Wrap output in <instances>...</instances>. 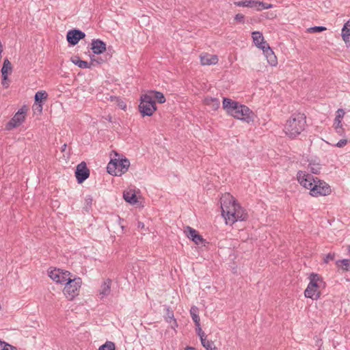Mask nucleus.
Instances as JSON below:
<instances>
[{"mask_svg":"<svg viewBox=\"0 0 350 350\" xmlns=\"http://www.w3.org/2000/svg\"><path fill=\"white\" fill-rule=\"evenodd\" d=\"M110 347L111 350H115V345L113 343L111 342Z\"/></svg>","mask_w":350,"mask_h":350,"instance_id":"nucleus-47","label":"nucleus"},{"mask_svg":"<svg viewBox=\"0 0 350 350\" xmlns=\"http://www.w3.org/2000/svg\"><path fill=\"white\" fill-rule=\"evenodd\" d=\"M123 198L131 205L144 206V198L140 195V191L135 187H128L123 192Z\"/></svg>","mask_w":350,"mask_h":350,"instance_id":"nucleus-10","label":"nucleus"},{"mask_svg":"<svg viewBox=\"0 0 350 350\" xmlns=\"http://www.w3.org/2000/svg\"><path fill=\"white\" fill-rule=\"evenodd\" d=\"M27 113V108L25 106L22 107L14 115L5 125V129L8 131L13 130L20 126L25 120Z\"/></svg>","mask_w":350,"mask_h":350,"instance_id":"nucleus-12","label":"nucleus"},{"mask_svg":"<svg viewBox=\"0 0 350 350\" xmlns=\"http://www.w3.org/2000/svg\"><path fill=\"white\" fill-rule=\"evenodd\" d=\"M1 84L4 88H8L9 87L10 81L8 79V77L2 76Z\"/></svg>","mask_w":350,"mask_h":350,"instance_id":"nucleus-41","label":"nucleus"},{"mask_svg":"<svg viewBox=\"0 0 350 350\" xmlns=\"http://www.w3.org/2000/svg\"><path fill=\"white\" fill-rule=\"evenodd\" d=\"M222 107L226 113L247 124L254 121L255 114L247 106L229 98H224Z\"/></svg>","mask_w":350,"mask_h":350,"instance_id":"nucleus-2","label":"nucleus"},{"mask_svg":"<svg viewBox=\"0 0 350 350\" xmlns=\"http://www.w3.org/2000/svg\"><path fill=\"white\" fill-rule=\"evenodd\" d=\"M335 253H328L323 258V262L326 264L329 263V261H332L335 259Z\"/></svg>","mask_w":350,"mask_h":350,"instance_id":"nucleus-36","label":"nucleus"},{"mask_svg":"<svg viewBox=\"0 0 350 350\" xmlns=\"http://www.w3.org/2000/svg\"><path fill=\"white\" fill-rule=\"evenodd\" d=\"M344 247L346 248L348 255L350 256V245H347L344 246Z\"/></svg>","mask_w":350,"mask_h":350,"instance_id":"nucleus-45","label":"nucleus"},{"mask_svg":"<svg viewBox=\"0 0 350 350\" xmlns=\"http://www.w3.org/2000/svg\"><path fill=\"white\" fill-rule=\"evenodd\" d=\"M33 113L40 115L42 113L43 105L34 103L32 106Z\"/></svg>","mask_w":350,"mask_h":350,"instance_id":"nucleus-34","label":"nucleus"},{"mask_svg":"<svg viewBox=\"0 0 350 350\" xmlns=\"http://www.w3.org/2000/svg\"><path fill=\"white\" fill-rule=\"evenodd\" d=\"M106 169H107V172L108 173H109V163L107 164Z\"/></svg>","mask_w":350,"mask_h":350,"instance_id":"nucleus-48","label":"nucleus"},{"mask_svg":"<svg viewBox=\"0 0 350 350\" xmlns=\"http://www.w3.org/2000/svg\"><path fill=\"white\" fill-rule=\"evenodd\" d=\"M196 330H197L198 336L200 338V340L206 338L204 332L202 331V329L200 327V323H199V327H196Z\"/></svg>","mask_w":350,"mask_h":350,"instance_id":"nucleus-39","label":"nucleus"},{"mask_svg":"<svg viewBox=\"0 0 350 350\" xmlns=\"http://www.w3.org/2000/svg\"><path fill=\"white\" fill-rule=\"evenodd\" d=\"M342 38L345 43L350 41V19L346 22L342 29Z\"/></svg>","mask_w":350,"mask_h":350,"instance_id":"nucleus-24","label":"nucleus"},{"mask_svg":"<svg viewBox=\"0 0 350 350\" xmlns=\"http://www.w3.org/2000/svg\"><path fill=\"white\" fill-rule=\"evenodd\" d=\"M90 170L87 167L86 163L81 162L77 165L75 171V177L79 184L83 183L90 176Z\"/></svg>","mask_w":350,"mask_h":350,"instance_id":"nucleus-14","label":"nucleus"},{"mask_svg":"<svg viewBox=\"0 0 350 350\" xmlns=\"http://www.w3.org/2000/svg\"><path fill=\"white\" fill-rule=\"evenodd\" d=\"M306 126L305 114L294 113L285 121L282 131L287 138L295 139L305 131Z\"/></svg>","mask_w":350,"mask_h":350,"instance_id":"nucleus-3","label":"nucleus"},{"mask_svg":"<svg viewBox=\"0 0 350 350\" xmlns=\"http://www.w3.org/2000/svg\"><path fill=\"white\" fill-rule=\"evenodd\" d=\"M265 17L269 20H273L278 17L276 11H271L265 13Z\"/></svg>","mask_w":350,"mask_h":350,"instance_id":"nucleus-37","label":"nucleus"},{"mask_svg":"<svg viewBox=\"0 0 350 350\" xmlns=\"http://www.w3.org/2000/svg\"><path fill=\"white\" fill-rule=\"evenodd\" d=\"M71 62L81 68H89L88 62L81 60L79 57L75 56L71 58Z\"/></svg>","mask_w":350,"mask_h":350,"instance_id":"nucleus-29","label":"nucleus"},{"mask_svg":"<svg viewBox=\"0 0 350 350\" xmlns=\"http://www.w3.org/2000/svg\"><path fill=\"white\" fill-rule=\"evenodd\" d=\"M12 70V67L11 62L8 59H4L3 66L1 70L2 76L8 77V75L11 74Z\"/></svg>","mask_w":350,"mask_h":350,"instance_id":"nucleus-26","label":"nucleus"},{"mask_svg":"<svg viewBox=\"0 0 350 350\" xmlns=\"http://www.w3.org/2000/svg\"><path fill=\"white\" fill-rule=\"evenodd\" d=\"M138 109L143 117L151 116L157 111L156 103L147 92L141 94Z\"/></svg>","mask_w":350,"mask_h":350,"instance_id":"nucleus-8","label":"nucleus"},{"mask_svg":"<svg viewBox=\"0 0 350 350\" xmlns=\"http://www.w3.org/2000/svg\"><path fill=\"white\" fill-rule=\"evenodd\" d=\"M1 310V306L0 305V310Z\"/></svg>","mask_w":350,"mask_h":350,"instance_id":"nucleus-50","label":"nucleus"},{"mask_svg":"<svg viewBox=\"0 0 350 350\" xmlns=\"http://www.w3.org/2000/svg\"><path fill=\"white\" fill-rule=\"evenodd\" d=\"M190 314L191 317L195 323L196 327H199V323H200V318L198 314V308L193 306L190 309Z\"/></svg>","mask_w":350,"mask_h":350,"instance_id":"nucleus-28","label":"nucleus"},{"mask_svg":"<svg viewBox=\"0 0 350 350\" xmlns=\"http://www.w3.org/2000/svg\"><path fill=\"white\" fill-rule=\"evenodd\" d=\"M85 37V33L79 30L73 29L67 33V41L72 45L77 44L81 39Z\"/></svg>","mask_w":350,"mask_h":350,"instance_id":"nucleus-18","label":"nucleus"},{"mask_svg":"<svg viewBox=\"0 0 350 350\" xmlns=\"http://www.w3.org/2000/svg\"><path fill=\"white\" fill-rule=\"evenodd\" d=\"M113 152V157L111 152V175L120 176L128 171L130 162L122 155Z\"/></svg>","mask_w":350,"mask_h":350,"instance_id":"nucleus-7","label":"nucleus"},{"mask_svg":"<svg viewBox=\"0 0 350 350\" xmlns=\"http://www.w3.org/2000/svg\"><path fill=\"white\" fill-rule=\"evenodd\" d=\"M109 293V284L107 282H105L100 286L98 291V296L103 299L108 296Z\"/></svg>","mask_w":350,"mask_h":350,"instance_id":"nucleus-27","label":"nucleus"},{"mask_svg":"<svg viewBox=\"0 0 350 350\" xmlns=\"http://www.w3.org/2000/svg\"><path fill=\"white\" fill-rule=\"evenodd\" d=\"M185 350H196L195 348L192 347H187Z\"/></svg>","mask_w":350,"mask_h":350,"instance_id":"nucleus-46","label":"nucleus"},{"mask_svg":"<svg viewBox=\"0 0 350 350\" xmlns=\"http://www.w3.org/2000/svg\"><path fill=\"white\" fill-rule=\"evenodd\" d=\"M338 271H350V259L344 258L338 260L335 262Z\"/></svg>","mask_w":350,"mask_h":350,"instance_id":"nucleus-20","label":"nucleus"},{"mask_svg":"<svg viewBox=\"0 0 350 350\" xmlns=\"http://www.w3.org/2000/svg\"><path fill=\"white\" fill-rule=\"evenodd\" d=\"M253 0H245L240 1H235L234 4L238 7H245V8H252Z\"/></svg>","mask_w":350,"mask_h":350,"instance_id":"nucleus-33","label":"nucleus"},{"mask_svg":"<svg viewBox=\"0 0 350 350\" xmlns=\"http://www.w3.org/2000/svg\"><path fill=\"white\" fill-rule=\"evenodd\" d=\"M200 64L202 66L215 65L218 63V56L208 53H202L200 55Z\"/></svg>","mask_w":350,"mask_h":350,"instance_id":"nucleus-16","label":"nucleus"},{"mask_svg":"<svg viewBox=\"0 0 350 350\" xmlns=\"http://www.w3.org/2000/svg\"><path fill=\"white\" fill-rule=\"evenodd\" d=\"M220 206L221 215L227 225L232 226L237 221H244L249 218L246 209L229 193H225L221 196Z\"/></svg>","mask_w":350,"mask_h":350,"instance_id":"nucleus-1","label":"nucleus"},{"mask_svg":"<svg viewBox=\"0 0 350 350\" xmlns=\"http://www.w3.org/2000/svg\"><path fill=\"white\" fill-rule=\"evenodd\" d=\"M348 143V140L347 139H342L338 143L335 144L336 146L338 148H342L346 146Z\"/></svg>","mask_w":350,"mask_h":350,"instance_id":"nucleus-42","label":"nucleus"},{"mask_svg":"<svg viewBox=\"0 0 350 350\" xmlns=\"http://www.w3.org/2000/svg\"><path fill=\"white\" fill-rule=\"evenodd\" d=\"M111 102L113 103L114 105H117L121 109L125 110L126 108L125 102L121 98L117 97H111Z\"/></svg>","mask_w":350,"mask_h":350,"instance_id":"nucleus-31","label":"nucleus"},{"mask_svg":"<svg viewBox=\"0 0 350 350\" xmlns=\"http://www.w3.org/2000/svg\"><path fill=\"white\" fill-rule=\"evenodd\" d=\"M201 343L206 350H217L213 342L207 340L206 338L201 340Z\"/></svg>","mask_w":350,"mask_h":350,"instance_id":"nucleus-30","label":"nucleus"},{"mask_svg":"<svg viewBox=\"0 0 350 350\" xmlns=\"http://www.w3.org/2000/svg\"><path fill=\"white\" fill-rule=\"evenodd\" d=\"M326 29H327V28L325 27H313L308 28L307 29V31L308 33H319V32L325 31Z\"/></svg>","mask_w":350,"mask_h":350,"instance_id":"nucleus-35","label":"nucleus"},{"mask_svg":"<svg viewBox=\"0 0 350 350\" xmlns=\"http://www.w3.org/2000/svg\"><path fill=\"white\" fill-rule=\"evenodd\" d=\"M0 350H18L16 347L0 339Z\"/></svg>","mask_w":350,"mask_h":350,"instance_id":"nucleus-32","label":"nucleus"},{"mask_svg":"<svg viewBox=\"0 0 350 350\" xmlns=\"http://www.w3.org/2000/svg\"><path fill=\"white\" fill-rule=\"evenodd\" d=\"M184 233L188 239L191 240L195 244H204L205 239L194 228L190 226H186L184 229Z\"/></svg>","mask_w":350,"mask_h":350,"instance_id":"nucleus-15","label":"nucleus"},{"mask_svg":"<svg viewBox=\"0 0 350 350\" xmlns=\"http://www.w3.org/2000/svg\"><path fill=\"white\" fill-rule=\"evenodd\" d=\"M72 273L66 269L51 267L47 269V275L56 284L64 285L72 277Z\"/></svg>","mask_w":350,"mask_h":350,"instance_id":"nucleus-9","label":"nucleus"},{"mask_svg":"<svg viewBox=\"0 0 350 350\" xmlns=\"http://www.w3.org/2000/svg\"><path fill=\"white\" fill-rule=\"evenodd\" d=\"M92 50L95 54H100L106 50V44L98 40H93L92 42Z\"/></svg>","mask_w":350,"mask_h":350,"instance_id":"nucleus-21","label":"nucleus"},{"mask_svg":"<svg viewBox=\"0 0 350 350\" xmlns=\"http://www.w3.org/2000/svg\"><path fill=\"white\" fill-rule=\"evenodd\" d=\"M88 200H90V202H91L92 199H91V198H88V199H87V201H88Z\"/></svg>","mask_w":350,"mask_h":350,"instance_id":"nucleus-49","label":"nucleus"},{"mask_svg":"<svg viewBox=\"0 0 350 350\" xmlns=\"http://www.w3.org/2000/svg\"><path fill=\"white\" fill-rule=\"evenodd\" d=\"M202 103L213 111H217L220 107V102L218 98L208 96L204 98Z\"/></svg>","mask_w":350,"mask_h":350,"instance_id":"nucleus-19","label":"nucleus"},{"mask_svg":"<svg viewBox=\"0 0 350 350\" xmlns=\"http://www.w3.org/2000/svg\"><path fill=\"white\" fill-rule=\"evenodd\" d=\"M245 20V16L243 14H237L234 16V21L239 23H243Z\"/></svg>","mask_w":350,"mask_h":350,"instance_id":"nucleus-38","label":"nucleus"},{"mask_svg":"<svg viewBox=\"0 0 350 350\" xmlns=\"http://www.w3.org/2000/svg\"><path fill=\"white\" fill-rule=\"evenodd\" d=\"M317 179L310 174L304 171H299L297 174V180L304 188L310 190L314 183Z\"/></svg>","mask_w":350,"mask_h":350,"instance_id":"nucleus-13","label":"nucleus"},{"mask_svg":"<svg viewBox=\"0 0 350 350\" xmlns=\"http://www.w3.org/2000/svg\"><path fill=\"white\" fill-rule=\"evenodd\" d=\"M252 3V8H254L258 12L272 8L273 7V5L271 3H267L260 1L253 0Z\"/></svg>","mask_w":350,"mask_h":350,"instance_id":"nucleus-22","label":"nucleus"},{"mask_svg":"<svg viewBox=\"0 0 350 350\" xmlns=\"http://www.w3.org/2000/svg\"><path fill=\"white\" fill-rule=\"evenodd\" d=\"M48 94L45 90H40L36 93L34 96V103L44 105L48 99Z\"/></svg>","mask_w":350,"mask_h":350,"instance_id":"nucleus-23","label":"nucleus"},{"mask_svg":"<svg viewBox=\"0 0 350 350\" xmlns=\"http://www.w3.org/2000/svg\"><path fill=\"white\" fill-rule=\"evenodd\" d=\"M196 330H197L198 336L200 338V340L206 338L204 332L202 331V329L200 327V323H199V327H196Z\"/></svg>","mask_w":350,"mask_h":350,"instance_id":"nucleus-40","label":"nucleus"},{"mask_svg":"<svg viewBox=\"0 0 350 350\" xmlns=\"http://www.w3.org/2000/svg\"><path fill=\"white\" fill-rule=\"evenodd\" d=\"M149 96H151L152 99L157 100L159 103H164L165 102V98L162 92L157 91H148L147 92Z\"/></svg>","mask_w":350,"mask_h":350,"instance_id":"nucleus-25","label":"nucleus"},{"mask_svg":"<svg viewBox=\"0 0 350 350\" xmlns=\"http://www.w3.org/2000/svg\"><path fill=\"white\" fill-rule=\"evenodd\" d=\"M252 38L255 46L262 51L267 63L272 67H276L278 64L277 56L265 40L262 33L257 31H253Z\"/></svg>","mask_w":350,"mask_h":350,"instance_id":"nucleus-5","label":"nucleus"},{"mask_svg":"<svg viewBox=\"0 0 350 350\" xmlns=\"http://www.w3.org/2000/svg\"><path fill=\"white\" fill-rule=\"evenodd\" d=\"M309 193L314 198L327 196L332 193V189L327 183L317 178L309 191Z\"/></svg>","mask_w":350,"mask_h":350,"instance_id":"nucleus-11","label":"nucleus"},{"mask_svg":"<svg viewBox=\"0 0 350 350\" xmlns=\"http://www.w3.org/2000/svg\"><path fill=\"white\" fill-rule=\"evenodd\" d=\"M345 112L343 109H338L334 122V128L336 133H338L340 135H342L344 133V129L342 127V121L345 116Z\"/></svg>","mask_w":350,"mask_h":350,"instance_id":"nucleus-17","label":"nucleus"},{"mask_svg":"<svg viewBox=\"0 0 350 350\" xmlns=\"http://www.w3.org/2000/svg\"><path fill=\"white\" fill-rule=\"evenodd\" d=\"M308 280L309 282L304 290V296L312 300H318L326 287V283L321 275L314 272L308 274Z\"/></svg>","mask_w":350,"mask_h":350,"instance_id":"nucleus-4","label":"nucleus"},{"mask_svg":"<svg viewBox=\"0 0 350 350\" xmlns=\"http://www.w3.org/2000/svg\"><path fill=\"white\" fill-rule=\"evenodd\" d=\"M83 282L80 277L72 275L66 283L63 285L62 294L68 301H73L80 295Z\"/></svg>","mask_w":350,"mask_h":350,"instance_id":"nucleus-6","label":"nucleus"},{"mask_svg":"<svg viewBox=\"0 0 350 350\" xmlns=\"http://www.w3.org/2000/svg\"><path fill=\"white\" fill-rule=\"evenodd\" d=\"M310 170L314 173V174H317L318 172H319V167H318L317 169H314V167L312 166H311V164H310Z\"/></svg>","mask_w":350,"mask_h":350,"instance_id":"nucleus-44","label":"nucleus"},{"mask_svg":"<svg viewBox=\"0 0 350 350\" xmlns=\"http://www.w3.org/2000/svg\"><path fill=\"white\" fill-rule=\"evenodd\" d=\"M98 350H109V342H106L104 345L99 347Z\"/></svg>","mask_w":350,"mask_h":350,"instance_id":"nucleus-43","label":"nucleus"}]
</instances>
